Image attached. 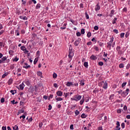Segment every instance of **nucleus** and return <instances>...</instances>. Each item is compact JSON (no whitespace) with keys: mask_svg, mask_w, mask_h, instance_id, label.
I'll return each mask as SVG.
<instances>
[{"mask_svg":"<svg viewBox=\"0 0 130 130\" xmlns=\"http://www.w3.org/2000/svg\"><path fill=\"white\" fill-rule=\"evenodd\" d=\"M99 10H100V6H99V4H98L95 6V10L97 12V11H99Z\"/></svg>","mask_w":130,"mask_h":130,"instance_id":"9d476101","label":"nucleus"},{"mask_svg":"<svg viewBox=\"0 0 130 130\" xmlns=\"http://www.w3.org/2000/svg\"><path fill=\"white\" fill-rule=\"evenodd\" d=\"M10 69H11V70H14V69H15V66H14V65H11V66H10Z\"/></svg>","mask_w":130,"mask_h":130,"instance_id":"6e6d98bb","label":"nucleus"},{"mask_svg":"<svg viewBox=\"0 0 130 130\" xmlns=\"http://www.w3.org/2000/svg\"><path fill=\"white\" fill-rule=\"evenodd\" d=\"M20 49L23 51H25V50H26V47H25V46H22L20 47Z\"/></svg>","mask_w":130,"mask_h":130,"instance_id":"4468645a","label":"nucleus"},{"mask_svg":"<svg viewBox=\"0 0 130 130\" xmlns=\"http://www.w3.org/2000/svg\"><path fill=\"white\" fill-rule=\"evenodd\" d=\"M81 34H85V29L82 28L81 30Z\"/></svg>","mask_w":130,"mask_h":130,"instance_id":"c85d7f7f","label":"nucleus"},{"mask_svg":"<svg viewBox=\"0 0 130 130\" xmlns=\"http://www.w3.org/2000/svg\"><path fill=\"white\" fill-rule=\"evenodd\" d=\"M1 103H4V102H5V98H2L1 100Z\"/></svg>","mask_w":130,"mask_h":130,"instance_id":"a18cd8bd","label":"nucleus"},{"mask_svg":"<svg viewBox=\"0 0 130 130\" xmlns=\"http://www.w3.org/2000/svg\"><path fill=\"white\" fill-rule=\"evenodd\" d=\"M84 66L85 67V68H88V62H85L84 63Z\"/></svg>","mask_w":130,"mask_h":130,"instance_id":"72a5a7b5","label":"nucleus"},{"mask_svg":"<svg viewBox=\"0 0 130 130\" xmlns=\"http://www.w3.org/2000/svg\"><path fill=\"white\" fill-rule=\"evenodd\" d=\"M19 88L20 90H24V86H23V85H22L21 84L19 85Z\"/></svg>","mask_w":130,"mask_h":130,"instance_id":"c9c22d12","label":"nucleus"},{"mask_svg":"<svg viewBox=\"0 0 130 130\" xmlns=\"http://www.w3.org/2000/svg\"><path fill=\"white\" fill-rule=\"evenodd\" d=\"M98 64H99V66L102 67V66H103V64H104V63H103V62H102V61H100L98 63Z\"/></svg>","mask_w":130,"mask_h":130,"instance_id":"bb28decb","label":"nucleus"},{"mask_svg":"<svg viewBox=\"0 0 130 130\" xmlns=\"http://www.w3.org/2000/svg\"><path fill=\"white\" fill-rule=\"evenodd\" d=\"M24 112H25V111L24 110H21L18 112V114H20V113H24Z\"/></svg>","mask_w":130,"mask_h":130,"instance_id":"e433bc0d","label":"nucleus"},{"mask_svg":"<svg viewBox=\"0 0 130 130\" xmlns=\"http://www.w3.org/2000/svg\"><path fill=\"white\" fill-rule=\"evenodd\" d=\"M56 95L57 96L61 97V96H62V92L61 91H58L56 92Z\"/></svg>","mask_w":130,"mask_h":130,"instance_id":"423d86ee","label":"nucleus"},{"mask_svg":"<svg viewBox=\"0 0 130 130\" xmlns=\"http://www.w3.org/2000/svg\"><path fill=\"white\" fill-rule=\"evenodd\" d=\"M129 36V32H126L125 35V37L126 38H127Z\"/></svg>","mask_w":130,"mask_h":130,"instance_id":"a878e982","label":"nucleus"},{"mask_svg":"<svg viewBox=\"0 0 130 130\" xmlns=\"http://www.w3.org/2000/svg\"><path fill=\"white\" fill-rule=\"evenodd\" d=\"M94 30H98V29H99V27H98V26L95 25V26L94 27Z\"/></svg>","mask_w":130,"mask_h":130,"instance_id":"8fccbe9b","label":"nucleus"},{"mask_svg":"<svg viewBox=\"0 0 130 130\" xmlns=\"http://www.w3.org/2000/svg\"><path fill=\"white\" fill-rule=\"evenodd\" d=\"M91 32H88L87 34V37H88V38H90V37H91Z\"/></svg>","mask_w":130,"mask_h":130,"instance_id":"7c9ffc66","label":"nucleus"},{"mask_svg":"<svg viewBox=\"0 0 130 130\" xmlns=\"http://www.w3.org/2000/svg\"><path fill=\"white\" fill-rule=\"evenodd\" d=\"M41 7V5L40 4H37V5L36 7V9H40V8Z\"/></svg>","mask_w":130,"mask_h":130,"instance_id":"b1692460","label":"nucleus"},{"mask_svg":"<svg viewBox=\"0 0 130 130\" xmlns=\"http://www.w3.org/2000/svg\"><path fill=\"white\" fill-rule=\"evenodd\" d=\"M67 26V24L66 23H64L63 24V27H60V29H61L62 30L63 29H66V26Z\"/></svg>","mask_w":130,"mask_h":130,"instance_id":"4be33fe9","label":"nucleus"},{"mask_svg":"<svg viewBox=\"0 0 130 130\" xmlns=\"http://www.w3.org/2000/svg\"><path fill=\"white\" fill-rule=\"evenodd\" d=\"M9 52L10 54L12 55V54H13V53H14V51L11 50L9 51Z\"/></svg>","mask_w":130,"mask_h":130,"instance_id":"3c124183","label":"nucleus"},{"mask_svg":"<svg viewBox=\"0 0 130 130\" xmlns=\"http://www.w3.org/2000/svg\"><path fill=\"white\" fill-rule=\"evenodd\" d=\"M2 61H5V60H7V57L4 56L2 58Z\"/></svg>","mask_w":130,"mask_h":130,"instance_id":"2f4dec72","label":"nucleus"},{"mask_svg":"<svg viewBox=\"0 0 130 130\" xmlns=\"http://www.w3.org/2000/svg\"><path fill=\"white\" fill-rule=\"evenodd\" d=\"M2 130H7V126H3Z\"/></svg>","mask_w":130,"mask_h":130,"instance_id":"69168bd1","label":"nucleus"},{"mask_svg":"<svg viewBox=\"0 0 130 130\" xmlns=\"http://www.w3.org/2000/svg\"><path fill=\"white\" fill-rule=\"evenodd\" d=\"M8 73H5L3 75L2 78H6V76H8Z\"/></svg>","mask_w":130,"mask_h":130,"instance_id":"cd10ccee","label":"nucleus"},{"mask_svg":"<svg viewBox=\"0 0 130 130\" xmlns=\"http://www.w3.org/2000/svg\"><path fill=\"white\" fill-rule=\"evenodd\" d=\"M76 35H77V36H78V37L81 36V32H77L76 33Z\"/></svg>","mask_w":130,"mask_h":130,"instance_id":"864d4df0","label":"nucleus"},{"mask_svg":"<svg viewBox=\"0 0 130 130\" xmlns=\"http://www.w3.org/2000/svg\"><path fill=\"white\" fill-rule=\"evenodd\" d=\"M15 32L17 36H19V35H20V34L19 33V30H16Z\"/></svg>","mask_w":130,"mask_h":130,"instance_id":"49530a36","label":"nucleus"},{"mask_svg":"<svg viewBox=\"0 0 130 130\" xmlns=\"http://www.w3.org/2000/svg\"><path fill=\"white\" fill-rule=\"evenodd\" d=\"M117 113H121V109H118L117 110Z\"/></svg>","mask_w":130,"mask_h":130,"instance_id":"13d9d810","label":"nucleus"},{"mask_svg":"<svg viewBox=\"0 0 130 130\" xmlns=\"http://www.w3.org/2000/svg\"><path fill=\"white\" fill-rule=\"evenodd\" d=\"M43 98H44V99H45V100H47V99L48 98V96H47L46 95H44Z\"/></svg>","mask_w":130,"mask_h":130,"instance_id":"052dcab7","label":"nucleus"},{"mask_svg":"<svg viewBox=\"0 0 130 130\" xmlns=\"http://www.w3.org/2000/svg\"><path fill=\"white\" fill-rule=\"evenodd\" d=\"M119 67L120 68V69H123V68H124V64L123 63H120L119 65Z\"/></svg>","mask_w":130,"mask_h":130,"instance_id":"a211bd4d","label":"nucleus"},{"mask_svg":"<svg viewBox=\"0 0 130 130\" xmlns=\"http://www.w3.org/2000/svg\"><path fill=\"white\" fill-rule=\"evenodd\" d=\"M124 34H125L124 32L120 34L121 38H123V37H124Z\"/></svg>","mask_w":130,"mask_h":130,"instance_id":"58836bf2","label":"nucleus"},{"mask_svg":"<svg viewBox=\"0 0 130 130\" xmlns=\"http://www.w3.org/2000/svg\"><path fill=\"white\" fill-rule=\"evenodd\" d=\"M84 101H85V99H84V96H83V99L80 102V105H83V104L84 103Z\"/></svg>","mask_w":130,"mask_h":130,"instance_id":"2eb2a0df","label":"nucleus"},{"mask_svg":"<svg viewBox=\"0 0 130 130\" xmlns=\"http://www.w3.org/2000/svg\"><path fill=\"white\" fill-rule=\"evenodd\" d=\"M42 125H43V123L42 122L39 123V126L40 128L42 127Z\"/></svg>","mask_w":130,"mask_h":130,"instance_id":"a19ab883","label":"nucleus"},{"mask_svg":"<svg viewBox=\"0 0 130 130\" xmlns=\"http://www.w3.org/2000/svg\"><path fill=\"white\" fill-rule=\"evenodd\" d=\"M116 20H117V18L116 17L114 18L113 20L112 23L115 24V23H116Z\"/></svg>","mask_w":130,"mask_h":130,"instance_id":"393cba45","label":"nucleus"},{"mask_svg":"<svg viewBox=\"0 0 130 130\" xmlns=\"http://www.w3.org/2000/svg\"><path fill=\"white\" fill-rule=\"evenodd\" d=\"M129 91V89L127 88L125 90V91H123L121 95L122 97H126V96H127V95L128 94V92Z\"/></svg>","mask_w":130,"mask_h":130,"instance_id":"f257e3e1","label":"nucleus"},{"mask_svg":"<svg viewBox=\"0 0 130 130\" xmlns=\"http://www.w3.org/2000/svg\"><path fill=\"white\" fill-rule=\"evenodd\" d=\"M50 98H51V99L53 98V94H50V95L49 96L48 100H50Z\"/></svg>","mask_w":130,"mask_h":130,"instance_id":"de8ad7c7","label":"nucleus"},{"mask_svg":"<svg viewBox=\"0 0 130 130\" xmlns=\"http://www.w3.org/2000/svg\"><path fill=\"white\" fill-rule=\"evenodd\" d=\"M71 54H72V53L71 52H69V54L68 55L69 58H72V56Z\"/></svg>","mask_w":130,"mask_h":130,"instance_id":"09e8293b","label":"nucleus"},{"mask_svg":"<svg viewBox=\"0 0 130 130\" xmlns=\"http://www.w3.org/2000/svg\"><path fill=\"white\" fill-rule=\"evenodd\" d=\"M80 41H81V39H78L75 42H74V45L75 46H78L79 44H80Z\"/></svg>","mask_w":130,"mask_h":130,"instance_id":"20e7f679","label":"nucleus"},{"mask_svg":"<svg viewBox=\"0 0 130 130\" xmlns=\"http://www.w3.org/2000/svg\"><path fill=\"white\" fill-rule=\"evenodd\" d=\"M55 100H57V101H62V98H57V96H55Z\"/></svg>","mask_w":130,"mask_h":130,"instance_id":"ddd939ff","label":"nucleus"},{"mask_svg":"<svg viewBox=\"0 0 130 130\" xmlns=\"http://www.w3.org/2000/svg\"><path fill=\"white\" fill-rule=\"evenodd\" d=\"M113 32L114 33H116V34H118V30H117V29H114Z\"/></svg>","mask_w":130,"mask_h":130,"instance_id":"37998d69","label":"nucleus"},{"mask_svg":"<svg viewBox=\"0 0 130 130\" xmlns=\"http://www.w3.org/2000/svg\"><path fill=\"white\" fill-rule=\"evenodd\" d=\"M38 76L42 78V73L41 72H38Z\"/></svg>","mask_w":130,"mask_h":130,"instance_id":"412c9836","label":"nucleus"},{"mask_svg":"<svg viewBox=\"0 0 130 130\" xmlns=\"http://www.w3.org/2000/svg\"><path fill=\"white\" fill-rule=\"evenodd\" d=\"M113 39H114V38L112 37L109 42L107 43V47L109 48L110 50L111 49V45L112 44V42H113Z\"/></svg>","mask_w":130,"mask_h":130,"instance_id":"f03ea898","label":"nucleus"},{"mask_svg":"<svg viewBox=\"0 0 130 130\" xmlns=\"http://www.w3.org/2000/svg\"><path fill=\"white\" fill-rule=\"evenodd\" d=\"M85 17H86V19H89V15H88V13L85 12Z\"/></svg>","mask_w":130,"mask_h":130,"instance_id":"c03bdc74","label":"nucleus"},{"mask_svg":"<svg viewBox=\"0 0 130 130\" xmlns=\"http://www.w3.org/2000/svg\"><path fill=\"white\" fill-rule=\"evenodd\" d=\"M125 85H126V82H124L121 85V87L124 88V87L125 86Z\"/></svg>","mask_w":130,"mask_h":130,"instance_id":"f704fd0d","label":"nucleus"},{"mask_svg":"<svg viewBox=\"0 0 130 130\" xmlns=\"http://www.w3.org/2000/svg\"><path fill=\"white\" fill-rule=\"evenodd\" d=\"M12 83H13V79H10L8 82V83L9 85H11V84H12Z\"/></svg>","mask_w":130,"mask_h":130,"instance_id":"f3484780","label":"nucleus"},{"mask_svg":"<svg viewBox=\"0 0 130 130\" xmlns=\"http://www.w3.org/2000/svg\"><path fill=\"white\" fill-rule=\"evenodd\" d=\"M48 108H49L48 109V110H51V109H52V106H51V105H49Z\"/></svg>","mask_w":130,"mask_h":130,"instance_id":"ea45409f","label":"nucleus"},{"mask_svg":"<svg viewBox=\"0 0 130 130\" xmlns=\"http://www.w3.org/2000/svg\"><path fill=\"white\" fill-rule=\"evenodd\" d=\"M21 32V34H24V33H25V30L22 29Z\"/></svg>","mask_w":130,"mask_h":130,"instance_id":"338daca9","label":"nucleus"},{"mask_svg":"<svg viewBox=\"0 0 130 130\" xmlns=\"http://www.w3.org/2000/svg\"><path fill=\"white\" fill-rule=\"evenodd\" d=\"M108 85V84L107 83V82H106L104 84L103 88H104V89H107Z\"/></svg>","mask_w":130,"mask_h":130,"instance_id":"9b49d317","label":"nucleus"},{"mask_svg":"<svg viewBox=\"0 0 130 130\" xmlns=\"http://www.w3.org/2000/svg\"><path fill=\"white\" fill-rule=\"evenodd\" d=\"M66 85L67 87H71V86L74 87V84H73V82H68Z\"/></svg>","mask_w":130,"mask_h":130,"instance_id":"6e6552de","label":"nucleus"},{"mask_svg":"<svg viewBox=\"0 0 130 130\" xmlns=\"http://www.w3.org/2000/svg\"><path fill=\"white\" fill-rule=\"evenodd\" d=\"M121 126L122 128H124V127H125V125L124 124V122L121 123Z\"/></svg>","mask_w":130,"mask_h":130,"instance_id":"473e14b6","label":"nucleus"},{"mask_svg":"<svg viewBox=\"0 0 130 130\" xmlns=\"http://www.w3.org/2000/svg\"><path fill=\"white\" fill-rule=\"evenodd\" d=\"M13 60V61H18V60H19V58L15 57V58Z\"/></svg>","mask_w":130,"mask_h":130,"instance_id":"4c0bfd02","label":"nucleus"},{"mask_svg":"<svg viewBox=\"0 0 130 130\" xmlns=\"http://www.w3.org/2000/svg\"><path fill=\"white\" fill-rule=\"evenodd\" d=\"M37 61H38V58H36L35 59L34 61V63L35 64H36V63H37Z\"/></svg>","mask_w":130,"mask_h":130,"instance_id":"5701e85b","label":"nucleus"},{"mask_svg":"<svg viewBox=\"0 0 130 130\" xmlns=\"http://www.w3.org/2000/svg\"><path fill=\"white\" fill-rule=\"evenodd\" d=\"M87 45H92V42H89L87 43Z\"/></svg>","mask_w":130,"mask_h":130,"instance_id":"680f3d73","label":"nucleus"},{"mask_svg":"<svg viewBox=\"0 0 130 130\" xmlns=\"http://www.w3.org/2000/svg\"><path fill=\"white\" fill-rule=\"evenodd\" d=\"M116 50L118 51V50H120V46H117L116 48Z\"/></svg>","mask_w":130,"mask_h":130,"instance_id":"e2e57ef3","label":"nucleus"},{"mask_svg":"<svg viewBox=\"0 0 130 130\" xmlns=\"http://www.w3.org/2000/svg\"><path fill=\"white\" fill-rule=\"evenodd\" d=\"M118 54H122V51H121L120 50H119L118 51Z\"/></svg>","mask_w":130,"mask_h":130,"instance_id":"4d7b16f0","label":"nucleus"},{"mask_svg":"<svg viewBox=\"0 0 130 130\" xmlns=\"http://www.w3.org/2000/svg\"><path fill=\"white\" fill-rule=\"evenodd\" d=\"M116 124H117V126H116V127H118L119 126H120V124H119V121H117Z\"/></svg>","mask_w":130,"mask_h":130,"instance_id":"79ce46f5","label":"nucleus"},{"mask_svg":"<svg viewBox=\"0 0 130 130\" xmlns=\"http://www.w3.org/2000/svg\"><path fill=\"white\" fill-rule=\"evenodd\" d=\"M126 117L127 118V119H130V115H127Z\"/></svg>","mask_w":130,"mask_h":130,"instance_id":"774afa93","label":"nucleus"},{"mask_svg":"<svg viewBox=\"0 0 130 130\" xmlns=\"http://www.w3.org/2000/svg\"><path fill=\"white\" fill-rule=\"evenodd\" d=\"M114 12H115V11L113 10L111 11V13L109 14L110 17H112V16H113V15H114Z\"/></svg>","mask_w":130,"mask_h":130,"instance_id":"f8f14e48","label":"nucleus"},{"mask_svg":"<svg viewBox=\"0 0 130 130\" xmlns=\"http://www.w3.org/2000/svg\"><path fill=\"white\" fill-rule=\"evenodd\" d=\"M75 113L76 115H79V114H80V112H79V111H78V110H76L75 112Z\"/></svg>","mask_w":130,"mask_h":130,"instance_id":"c756f323","label":"nucleus"},{"mask_svg":"<svg viewBox=\"0 0 130 130\" xmlns=\"http://www.w3.org/2000/svg\"><path fill=\"white\" fill-rule=\"evenodd\" d=\"M24 65L25 66H23V68H24V69H30V68H31V66H30V65H28V63H24Z\"/></svg>","mask_w":130,"mask_h":130,"instance_id":"0eeeda50","label":"nucleus"},{"mask_svg":"<svg viewBox=\"0 0 130 130\" xmlns=\"http://www.w3.org/2000/svg\"><path fill=\"white\" fill-rule=\"evenodd\" d=\"M70 129H74V125L73 124H71L70 125Z\"/></svg>","mask_w":130,"mask_h":130,"instance_id":"bf43d9fd","label":"nucleus"},{"mask_svg":"<svg viewBox=\"0 0 130 130\" xmlns=\"http://www.w3.org/2000/svg\"><path fill=\"white\" fill-rule=\"evenodd\" d=\"M123 110L125 111H126V110H127V107H126V106H124L123 107Z\"/></svg>","mask_w":130,"mask_h":130,"instance_id":"603ef678","label":"nucleus"},{"mask_svg":"<svg viewBox=\"0 0 130 130\" xmlns=\"http://www.w3.org/2000/svg\"><path fill=\"white\" fill-rule=\"evenodd\" d=\"M19 18L21 19V20H24V21L26 20H28V17H26V16L23 17V16H20Z\"/></svg>","mask_w":130,"mask_h":130,"instance_id":"1a4fd4ad","label":"nucleus"},{"mask_svg":"<svg viewBox=\"0 0 130 130\" xmlns=\"http://www.w3.org/2000/svg\"><path fill=\"white\" fill-rule=\"evenodd\" d=\"M74 100H75V101H79L80 100H81V99H82V95H80L79 94H77L74 95Z\"/></svg>","mask_w":130,"mask_h":130,"instance_id":"7ed1b4c3","label":"nucleus"},{"mask_svg":"<svg viewBox=\"0 0 130 130\" xmlns=\"http://www.w3.org/2000/svg\"><path fill=\"white\" fill-rule=\"evenodd\" d=\"M22 118H23V119H25L26 116H25L24 115H23L22 116H21L20 117V118L21 119V118H22Z\"/></svg>","mask_w":130,"mask_h":130,"instance_id":"5fc2aeb1","label":"nucleus"},{"mask_svg":"<svg viewBox=\"0 0 130 130\" xmlns=\"http://www.w3.org/2000/svg\"><path fill=\"white\" fill-rule=\"evenodd\" d=\"M79 84L81 85V86H84V85H85V82H84V81L81 80Z\"/></svg>","mask_w":130,"mask_h":130,"instance_id":"6ab92c4d","label":"nucleus"},{"mask_svg":"<svg viewBox=\"0 0 130 130\" xmlns=\"http://www.w3.org/2000/svg\"><path fill=\"white\" fill-rule=\"evenodd\" d=\"M53 86H54V87L55 88H57V87H58V86H57V84H56V83H54V84H53Z\"/></svg>","mask_w":130,"mask_h":130,"instance_id":"0e129e2a","label":"nucleus"},{"mask_svg":"<svg viewBox=\"0 0 130 130\" xmlns=\"http://www.w3.org/2000/svg\"><path fill=\"white\" fill-rule=\"evenodd\" d=\"M81 118H86L87 117V115H86L85 113H83L81 116Z\"/></svg>","mask_w":130,"mask_h":130,"instance_id":"dca6fc26","label":"nucleus"},{"mask_svg":"<svg viewBox=\"0 0 130 130\" xmlns=\"http://www.w3.org/2000/svg\"><path fill=\"white\" fill-rule=\"evenodd\" d=\"M90 59L91 60H96V59H97V57L94 55H92L90 57Z\"/></svg>","mask_w":130,"mask_h":130,"instance_id":"39448f33","label":"nucleus"},{"mask_svg":"<svg viewBox=\"0 0 130 130\" xmlns=\"http://www.w3.org/2000/svg\"><path fill=\"white\" fill-rule=\"evenodd\" d=\"M57 77V74H56V73H54L53 74V79H56Z\"/></svg>","mask_w":130,"mask_h":130,"instance_id":"aec40b11","label":"nucleus"}]
</instances>
